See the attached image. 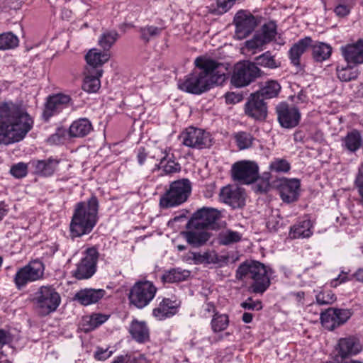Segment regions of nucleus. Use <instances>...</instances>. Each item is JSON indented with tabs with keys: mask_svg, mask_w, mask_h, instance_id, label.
<instances>
[{
	"mask_svg": "<svg viewBox=\"0 0 363 363\" xmlns=\"http://www.w3.org/2000/svg\"><path fill=\"white\" fill-rule=\"evenodd\" d=\"M99 252L95 247H91L86 250L85 257L77 264L74 272V276L77 279H89L96 272Z\"/></svg>",
	"mask_w": 363,
	"mask_h": 363,
	"instance_id": "nucleus-13",
	"label": "nucleus"
},
{
	"mask_svg": "<svg viewBox=\"0 0 363 363\" xmlns=\"http://www.w3.org/2000/svg\"><path fill=\"white\" fill-rule=\"evenodd\" d=\"M355 185L361 196V203L363 205V164L359 168V172L355 179Z\"/></svg>",
	"mask_w": 363,
	"mask_h": 363,
	"instance_id": "nucleus-54",
	"label": "nucleus"
},
{
	"mask_svg": "<svg viewBox=\"0 0 363 363\" xmlns=\"http://www.w3.org/2000/svg\"><path fill=\"white\" fill-rule=\"evenodd\" d=\"M59 161L55 159L49 158L45 160H38L32 164L35 167L36 174L48 177L52 175L55 171Z\"/></svg>",
	"mask_w": 363,
	"mask_h": 363,
	"instance_id": "nucleus-32",
	"label": "nucleus"
},
{
	"mask_svg": "<svg viewBox=\"0 0 363 363\" xmlns=\"http://www.w3.org/2000/svg\"><path fill=\"white\" fill-rule=\"evenodd\" d=\"M335 308H330L327 309L325 311L321 313L320 320L322 325L326 329L333 330L336 327H338L337 321L336 320L337 314L335 313Z\"/></svg>",
	"mask_w": 363,
	"mask_h": 363,
	"instance_id": "nucleus-39",
	"label": "nucleus"
},
{
	"mask_svg": "<svg viewBox=\"0 0 363 363\" xmlns=\"http://www.w3.org/2000/svg\"><path fill=\"white\" fill-rule=\"evenodd\" d=\"M230 172L234 181L250 184L257 180L259 167L255 162L241 160L232 165Z\"/></svg>",
	"mask_w": 363,
	"mask_h": 363,
	"instance_id": "nucleus-10",
	"label": "nucleus"
},
{
	"mask_svg": "<svg viewBox=\"0 0 363 363\" xmlns=\"http://www.w3.org/2000/svg\"><path fill=\"white\" fill-rule=\"evenodd\" d=\"M91 321L94 323L92 324L94 327H98L102 323H104L107 320V318L106 315H104L94 314L91 316Z\"/></svg>",
	"mask_w": 363,
	"mask_h": 363,
	"instance_id": "nucleus-60",
	"label": "nucleus"
},
{
	"mask_svg": "<svg viewBox=\"0 0 363 363\" xmlns=\"http://www.w3.org/2000/svg\"><path fill=\"white\" fill-rule=\"evenodd\" d=\"M33 301L43 314L56 311L61 302L58 292L51 286H42L34 293Z\"/></svg>",
	"mask_w": 363,
	"mask_h": 363,
	"instance_id": "nucleus-6",
	"label": "nucleus"
},
{
	"mask_svg": "<svg viewBox=\"0 0 363 363\" xmlns=\"http://www.w3.org/2000/svg\"><path fill=\"white\" fill-rule=\"evenodd\" d=\"M226 102L228 104H235L240 102L242 99V94H236L235 92H228L225 96Z\"/></svg>",
	"mask_w": 363,
	"mask_h": 363,
	"instance_id": "nucleus-58",
	"label": "nucleus"
},
{
	"mask_svg": "<svg viewBox=\"0 0 363 363\" xmlns=\"http://www.w3.org/2000/svg\"><path fill=\"white\" fill-rule=\"evenodd\" d=\"M18 38L11 32L0 34V50H9L17 47Z\"/></svg>",
	"mask_w": 363,
	"mask_h": 363,
	"instance_id": "nucleus-42",
	"label": "nucleus"
},
{
	"mask_svg": "<svg viewBox=\"0 0 363 363\" xmlns=\"http://www.w3.org/2000/svg\"><path fill=\"white\" fill-rule=\"evenodd\" d=\"M106 294L104 289H84L79 291L74 296V299L81 304L87 306L96 303Z\"/></svg>",
	"mask_w": 363,
	"mask_h": 363,
	"instance_id": "nucleus-25",
	"label": "nucleus"
},
{
	"mask_svg": "<svg viewBox=\"0 0 363 363\" xmlns=\"http://www.w3.org/2000/svg\"><path fill=\"white\" fill-rule=\"evenodd\" d=\"M101 77V75H99L94 72L91 73V72L86 71V75L82 84L83 90L89 93L96 92L101 86L99 79Z\"/></svg>",
	"mask_w": 363,
	"mask_h": 363,
	"instance_id": "nucleus-34",
	"label": "nucleus"
},
{
	"mask_svg": "<svg viewBox=\"0 0 363 363\" xmlns=\"http://www.w3.org/2000/svg\"><path fill=\"white\" fill-rule=\"evenodd\" d=\"M189 259L194 261L195 264H217L220 262L218 256L215 251H207L201 254L192 252L190 253Z\"/></svg>",
	"mask_w": 363,
	"mask_h": 363,
	"instance_id": "nucleus-33",
	"label": "nucleus"
},
{
	"mask_svg": "<svg viewBox=\"0 0 363 363\" xmlns=\"http://www.w3.org/2000/svg\"><path fill=\"white\" fill-rule=\"evenodd\" d=\"M236 0H217V7L220 13L227 12L235 4Z\"/></svg>",
	"mask_w": 363,
	"mask_h": 363,
	"instance_id": "nucleus-55",
	"label": "nucleus"
},
{
	"mask_svg": "<svg viewBox=\"0 0 363 363\" xmlns=\"http://www.w3.org/2000/svg\"><path fill=\"white\" fill-rule=\"evenodd\" d=\"M10 172L16 178H22L27 174V165L23 162L18 163L11 168Z\"/></svg>",
	"mask_w": 363,
	"mask_h": 363,
	"instance_id": "nucleus-50",
	"label": "nucleus"
},
{
	"mask_svg": "<svg viewBox=\"0 0 363 363\" xmlns=\"http://www.w3.org/2000/svg\"><path fill=\"white\" fill-rule=\"evenodd\" d=\"M130 359V354L120 355L117 357L112 363H128Z\"/></svg>",
	"mask_w": 363,
	"mask_h": 363,
	"instance_id": "nucleus-64",
	"label": "nucleus"
},
{
	"mask_svg": "<svg viewBox=\"0 0 363 363\" xmlns=\"http://www.w3.org/2000/svg\"><path fill=\"white\" fill-rule=\"evenodd\" d=\"M312 50V57L316 62H323L328 60L332 53V48L330 45L322 42H313L310 45Z\"/></svg>",
	"mask_w": 363,
	"mask_h": 363,
	"instance_id": "nucleus-31",
	"label": "nucleus"
},
{
	"mask_svg": "<svg viewBox=\"0 0 363 363\" xmlns=\"http://www.w3.org/2000/svg\"><path fill=\"white\" fill-rule=\"evenodd\" d=\"M91 123L86 118L72 122L69 128V135L72 138H83L92 130Z\"/></svg>",
	"mask_w": 363,
	"mask_h": 363,
	"instance_id": "nucleus-27",
	"label": "nucleus"
},
{
	"mask_svg": "<svg viewBox=\"0 0 363 363\" xmlns=\"http://www.w3.org/2000/svg\"><path fill=\"white\" fill-rule=\"evenodd\" d=\"M99 202L96 196L87 202H79L70 223V235L72 238L82 237L91 232L97 222Z\"/></svg>",
	"mask_w": 363,
	"mask_h": 363,
	"instance_id": "nucleus-3",
	"label": "nucleus"
},
{
	"mask_svg": "<svg viewBox=\"0 0 363 363\" xmlns=\"http://www.w3.org/2000/svg\"><path fill=\"white\" fill-rule=\"evenodd\" d=\"M184 236L190 245L199 247L204 245L210 238L211 234L206 230L192 229L184 233Z\"/></svg>",
	"mask_w": 363,
	"mask_h": 363,
	"instance_id": "nucleus-29",
	"label": "nucleus"
},
{
	"mask_svg": "<svg viewBox=\"0 0 363 363\" xmlns=\"http://www.w3.org/2000/svg\"><path fill=\"white\" fill-rule=\"evenodd\" d=\"M310 220H301L291 228L289 235L293 239L309 238L312 235Z\"/></svg>",
	"mask_w": 363,
	"mask_h": 363,
	"instance_id": "nucleus-30",
	"label": "nucleus"
},
{
	"mask_svg": "<svg viewBox=\"0 0 363 363\" xmlns=\"http://www.w3.org/2000/svg\"><path fill=\"white\" fill-rule=\"evenodd\" d=\"M229 325V318L226 314L215 313L211 320V328L214 333L223 331Z\"/></svg>",
	"mask_w": 363,
	"mask_h": 363,
	"instance_id": "nucleus-43",
	"label": "nucleus"
},
{
	"mask_svg": "<svg viewBox=\"0 0 363 363\" xmlns=\"http://www.w3.org/2000/svg\"><path fill=\"white\" fill-rule=\"evenodd\" d=\"M118 38L116 31H106L99 38V45L105 50H108L115 43Z\"/></svg>",
	"mask_w": 363,
	"mask_h": 363,
	"instance_id": "nucleus-44",
	"label": "nucleus"
},
{
	"mask_svg": "<svg viewBox=\"0 0 363 363\" xmlns=\"http://www.w3.org/2000/svg\"><path fill=\"white\" fill-rule=\"evenodd\" d=\"M241 306L247 310L259 311L262 308V302L254 301L252 298H248L245 302L242 303Z\"/></svg>",
	"mask_w": 363,
	"mask_h": 363,
	"instance_id": "nucleus-53",
	"label": "nucleus"
},
{
	"mask_svg": "<svg viewBox=\"0 0 363 363\" xmlns=\"http://www.w3.org/2000/svg\"><path fill=\"white\" fill-rule=\"evenodd\" d=\"M113 354L112 351H108V349L98 348L95 352L94 357L98 360H106L110 357Z\"/></svg>",
	"mask_w": 363,
	"mask_h": 363,
	"instance_id": "nucleus-57",
	"label": "nucleus"
},
{
	"mask_svg": "<svg viewBox=\"0 0 363 363\" xmlns=\"http://www.w3.org/2000/svg\"><path fill=\"white\" fill-rule=\"evenodd\" d=\"M235 35L238 39L248 36L257 26L256 18L248 11H239L234 17Z\"/></svg>",
	"mask_w": 363,
	"mask_h": 363,
	"instance_id": "nucleus-14",
	"label": "nucleus"
},
{
	"mask_svg": "<svg viewBox=\"0 0 363 363\" xmlns=\"http://www.w3.org/2000/svg\"><path fill=\"white\" fill-rule=\"evenodd\" d=\"M277 35V26L274 22L265 23L251 40L245 42L249 50L257 49L272 41Z\"/></svg>",
	"mask_w": 363,
	"mask_h": 363,
	"instance_id": "nucleus-16",
	"label": "nucleus"
},
{
	"mask_svg": "<svg viewBox=\"0 0 363 363\" xmlns=\"http://www.w3.org/2000/svg\"><path fill=\"white\" fill-rule=\"evenodd\" d=\"M336 72L338 79L342 82H346L356 79L359 74L357 69H354L350 65L341 68L337 67Z\"/></svg>",
	"mask_w": 363,
	"mask_h": 363,
	"instance_id": "nucleus-41",
	"label": "nucleus"
},
{
	"mask_svg": "<svg viewBox=\"0 0 363 363\" xmlns=\"http://www.w3.org/2000/svg\"><path fill=\"white\" fill-rule=\"evenodd\" d=\"M338 346L339 353L342 357L357 354L362 350L359 341L354 337L340 339Z\"/></svg>",
	"mask_w": 363,
	"mask_h": 363,
	"instance_id": "nucleus-26",
	"label": "nucleus"
},
{
	"mask_svg": "<svg viewBox=\"0 0 363 363\" xmlns=\"http://www.w3.org/2000/svg\"><path fill=\"white\" fill-rule=\"evenodd\" d=\"M313 40L311 37H305L294 43L289 51L291 62L296 67L300 65L301 55L312 45Z\"/></svg>",
	"mask_w": 363,
	"mask_h": 363,
	"instance_id": "nucleus-23",
	"label": "nucleus"
},
{
	"mask_svg": "<svg viewBox=\"0 0 363 363\" xmlns=\"http://www.w3.org/2000/svg\"><path fill=\"white\" fill-rule=\"evenodd\" d=\"M277 189L284 202L293 203L298 199L300 182L297 179H280Z\"/></svg>",
	"mask_w": 363,
	"mask_h": 363,
	"instance_id": "nucleus-19",
	"label": "nucleus"
},
{
	"mask_svg": "<svg viewBox=\"0 0 363 363\" xmlns=\"http://www.w3.org/2000/svg\"><path fill=\"white\" fill-rule=\"evenodd\" d=\"M335 300V294L330 291L320 292L316 295V301L319 305L330 304Z\"/></svg>",
	"mask_w": 363,
	"mask_h": 363,
	"instance_id": "nucleus-48",
	"label": "nucleus"
},
{
	"mask_svg": "<svg viewBox=\"0 0 363 363\" xmlns=\"http://www.w3.org/2000/svg\"><path fill=\"white\" fill-rule=\"evenodd\" d=\"M220 239L221 243L227 245L240 241L241 239V235L235 231L226 230L223 233Z\"/></svg>",
	"mask_w": 363,
	"mask_h": 363,
	"instance_id": "nucleus-47",
	"label": "nucleus"
},
{
	"mask_svg": "<svg viewBox=\"0 0 363 363\" xmlns=\"http://www.w3.org/2000/svg\"><path fill=\"white\" fill-rule=\"evenodd\" d=\"M256 64L268 68H275L277 67L274 57L269 52H266L262 55L257 57L255 65Z\"/></svg>",
	"mask_w": 363,
	"mask_h": 363,
	"instance_id": "nucleus-46",
	"label": "nucleus"
},
{
	"mask_svg": "<svg viewBox=\"0 0 363 363\" xmlns=\"http://www.w3.org/2000/svg\"><path fill=\"white\" fill-rule=\"evenodd\" d=\"M340 50L348 64L359 65L363 63V40L359 39L355 43L342 46Z\"/></svg>",
	"mask_w": 363,
	"mask_h": 363,
	"instance_id": "nucleus-22",
	"label": "nucleus"
},
{
	"mask_svg": "<svg viewBox=\"0 0 363 363\" xmlns=\"http://www.w3.org/2000/svg\"><path fill=\"white\" fill-rule=\"evenodd\" d=\"M236 278L253 280L250 289L256 294L264 293L270 285L266 267L257 261L245 262L241 264L236 271Z\"/></svg>",
	"mask_w": 363,
	"mask_h": 363,
	"instance_id": "nucleus-4",
	"label": "nucleus"
},
{
	"mask_svg": "<svg viewBox=\"0 0 363 363\" xmlns=\"http://www.w3.org/2000/svg\"><path fill=\"white\" fill-rule=\"evenodd\" d=\"M130 363H147V360L145 355L138 354L137 356H131L129 360Z\"/></svg>",
	"mask_w": 363,
	"mask_h": 363,
	"instance_id": "nucleus-63",
	"label": "nucleus"
},
{
	"mask_svg": "<svg viewBox=\"0 0 363 363\" xmlns=\"http://www.w3.org/2000/svg\"><path fill=\"white\" fill-rule=\"evenodd\" d=\"M33 126V118L21 106L0 102V145L7 146L23 140Z\"/></svg>",
	"mask_w": 363,
	"mask_h": 363,
	"instance_id": "nucleus-2",
	"label": "nucleus"
},
{
	"mask_svg": "<svg viewBox=\"0 0 363 363\" xmlns=\"http://www.w3.org/2000/svg\"><path fill=\"white\" fill-rule=\"evenodd\" d=\"M220 217V212L213 208L203 207L196 211L189 220V229L206 230L211 228Z\"/></svg>",
	"mask_w": 363,
	"mask_h": 363,
	"instance_id": "nucleus-11",
	"label": "nucleus"
},
{
	"mask_svg": "<svg viewBox=\"0 0 363 363\" xmlns=\"http://www.w3.org/2000/svg\"><path fill=\"white\" fill-rule=\"evenodd\" d=\"M245 113L256 120H264L267 115V108L264 99L259 94H251L245 106Z\"/></svg>",
	"mask_w": 363,
	"mask_h": 363,
	"instance_id": "nucleus-20",
	"label": "nucleus"
},
{
	"mask_svg": "<svg viewBox=\"0 0 363 363\" xmlns=\"http://www.w3.org/2000/svg\"><path fill=\"white\" fill-rule=\"evenodd\" d=\"M269 173H264L262 180L257 184V189L261 192H266L269 188Z\"/></svg>",
	"mask_w": 363,
	"mask_h": 363,
	"instance_id": "nucleus-56",
	"label": "nucleus"
},
{
	"mask_svg": "<svg viewBox=\"0 0 363 363\" xmlns=\"http://www.w3.org/2000/svg\"><path fill=\"white\" fill-rule=\"evenodd\" d=\"M129 332L133 338L138 342H145L149 340V329L144 321H132Z\"/></svg>",
	"mask_w": 363,
	"mask_h": 363,
	"instance_id": "nucleus-28",
	"label": "nucleus"
},
{
	"mask_svg": "<svg viewBox=\"0 0 363 363\" xmlns=\"http://www.w3.org/2000/svg\"><path fill=\"white\" fill-rule=\"evenodd\" d=\"M196 69L178 82V88L192 94H201L211 87L222 85L227 79L228 65L216 60L199 57L195 60Z\"/></svg>",
	"mask_w": 363,
	"mask_h": 363,
	"instance_id": "nucleus-1",
	"label": "nucleus"
},
{
	"mask_svg": "<svg viewBox=\"0 0 363 363\" xmlns=\"http://www.w3.org/2000/svg\"><path fill=\"white\" fill-rule=\"evenodd\" d=\"M335 311L336 312L335 313L337 314V317L335 318L337 321V325H339V326L347 322V320L352 315L350 310L348 309L335 308Z\"/></svg>",
	"mask_w": 363,
	"mask_h": 363,
	"instance_id": "nucleus-51",
	"label": "nucleus"
},
{
	"mask_svg": "<svg viewBox=\"0 0 363 363\" xmlns=\"http://www.w3.org/2000/svg\"><path fill=\"white\" fill-rule=\"evenodd\" d=\"M278 121L281 127L293 128L296 127L301 119V113L298 109L294 106H290L286 103H281L276 107Z\"/></svg>",
	"mask_w": 363,
	"mask_h": 363,
	"instance_id": "nucleus-17",
	"label": "nucleus"
},
{
	"mask_svg": "<svg viewBox=\"0 0 363 363\" xmlns=\"http://www.w3.org/2000/svg\"><path fill=\"white\" fill-rule=\"evenodd\" d=\"M162 30V28L152 25H147L140 28V37L143 41L148 43L151 40L160 36Z\"/></svg>",
	"mask_w": 363,
	"mask_h": 363,
	"instance_id": "nucleus-38",
	"label": "nucleus"
},
{
	"mask_svg": "<svg viewBox=\"0 0 363 363\" xmlns=\"http://www.w3.org/2000/svg\"><path fill=\"white\" fill-rule=\"evenodd\" d=\"M162 168L166 174L179 172L181 169L180 164L171 160H168L165 164L162 165Z\"/></svg>",
	"mask_w": 363,
	"mask_h": 363,
	"instance_id": "nucleus-52",
	"label": "nucleus"
},
{
	"mask_svg": "<svg viewBox=\"0 0 363 363\" xmlns=\"http://www.w3.org/2000/svg\"><path fill=\"white\" fill-rule=\"evenodd\" d=\"M281 86L275 80H269L264 83L263 86L257 92L259 95L264 99H272L276 97L280 91Z\"/></svg>",
	"mask_w": 363,
	"mask_h": 363,
	"instance_id": "nucleus-35",
	"label": "nucleus"
},
{
	"mask_svg": "<svg viewBox=\"0 0 363 363\" xmlns=\"http://www.w3.org/2000/svg\"><path fill=\"white\" fill-rule=\"evenodd\" d=\"M147 152H145V147H140L138 150L137 159L138 162L140 165H143L145 162V160L147 157Z\"/></svg>",
	"mask_w": 363,
	"mask_h": 363,
	"instance_id": "nucleus-62",
	"label": "nucleus"
},
{
	"mask_svg": "<svg viewBox=\"0 0 363 363\" xmlns=\"http://www.w3.org/2000/svg\"><path fill=\"white\" fill-rule=\"evenodd\" d=\"M110 58V54L107 52H101L97 49H91L86 55L85 59L87 62L86 72L102 75L103 70L101 67Z\"/></svg>",
	"mask_w": 363,
	"mask_h": 363,
	"instance_id": "nucleus-21",
	"label": "nucleus"
},
{
	"mask_svg": "<svg viewBox=\"0 0 363 363\" xmlns=\"http://www.w3.org/2000/svg\"><path fill=\"white\" fill-rule=\"evenodd\" d=\"M260 69L255 63L243 61L236 63L230 77L231 84L235 87H243L259 77Z\"/></svg>",
	"mask_w": 363,
	"mask_h": 363,
	"instance_id": "nucleus-7",
	"label": "nucleus"
},
{
	"mask_svg": "<svg viewBox=\"0 0 363 363\" xmlns=\"http://www.w3.org/2000/svg\"><path fill=\"white\" fill-rule=\"evenodd\" d=\"M362 140L357 130H352L347 134L343 140L346 149L350 152H355L362 146Z\"/></svg>",
	"mask_w": 363,
	"mask_h": 363,
	"instance_id": "nucleus-37",
	"label": "nucleus"
},
{
	"mask_svg": "<svg viewBox=\"0 0 363 363\" xmlns=\"http://www.w3.org/2000/svg\"><path fill=\"white\" fill-rule=\"evenodd\" d=\"M290 164L282 158H275L269 164V169L275 172H287L290 169Z\"/></svg>",
	"mask_w": 363,
	"mask_h": 363,
	"instance_id": "nucleus-45",
	"label": "nucleus"
},
{
	"mask_svg": "<svg viewBox=\"0 0 363 363\" xmlns=\"http://www.w3.org/2000/svg\"><path fill=\"white\" fill-rule=\"evenodd\" d=\"M220 200L233 208H242L245 206L246 193L244 189L235 185H227L220 189Z\"/></svg>",
	"mask_w": 363,
	"mask_h": 363,
	"instance_id": "nucleus-15",
	"label": "nucleus"
},
{
	"mask_svg": "<svg viewBox=\"0 0 363 363\" xmlns=\"http://www.w3.org/2000/svg\"><path fill=\"white\" fill-rule=\"evenodd\" d=\"M190 276V272L181 269H172L164 273L162 277L163 282L174 283L184 281Z\"/></svg>",
	"mask_w": 363,
	"mask_h": 363,
	"instance_id": "nucleus-36",
	"label": "nucleus"
},
{
	"mask_svg": "<svg viewBox=\"0 0 363 363\" xmlns=\"http://www.w3.org/2000/svg\"><path fill=\"white\" fill-rule=\"evenodd\" d=\"M70 102L71 98L69 95L57 94L49 96L43 111V117L48 120L52 116L67 108Z\"/></svg>",
	"mask_w": 363,
	"mask_h": 363,
	"instance_id": "nucleus-18",
	"label": "nucleus"
},
{
	"mask_svg": "<svg viewBox=\"0 0 363 363\" xmlns=\"http://www.w3.org/2000/svg\"><path fill=\"white\" fill-rule=\"evenodd\" d=\"M91 320V316L84 318L81 325V330L88 333L96 328L97 327H94L92 325L94 323Z\"/></svg>",
	"mask_w": 363,
	"mask_h": 363,
	"instance_id": "nucleus-59",
	"label": "nucleus"
},
{
	"mask_svg": "<svg viewBox=\"0 0 363 363\" xmlns=\"http://www.w3.org/2000/svg\"><path fill=\"white\" fill-rule=\"evenodd\" d=\"M44 270L43 263L38 259L31 261L25 267L19 269L14 277V283L17 289H21L28 283L42 279Z\"/></svg>",
	"mask_w": 363,
	"mask_h": 363,
	"instance_id": "nucleus-9",
	"label": "nucleus"
},
{
	"mask_svg": "<svg viewBox=\"0 0 363 363\" xmlns=\"http://www.w3.org/2000/svg\"><path fill=\"white\" fill-rule=\"evenodd\" d=\"M182 143L187 147L203 149L211 145V136L209 133L194 127H189L181 135Z\"/></svg>",
	"mask_w": 363,
	"mask_h": 363,
	"instance_id": "nucleus-12",
	"label": "nucleus"
},
{
	"mask_svg": "<svg viewBox=\"0 0 363 363\" xmlns=\"http://www.w3.org/2000/svg\"><path fill=\"white\" fill-rule=\"evenodd\" d=\"M344 4H340L335 9V13L339 16H347L353 4V0H341Z\"/></svg>",
	"mask_w": 363,
	"mask_h": 363,
	"instance_id": "nucleus-49",
	"label": "nucleus"
},
{
	"mask_svg": "<svg viewBox=\"0 0 363 363\" xmlns=\"http://www.w3.org/2000/svg\"><path fill=\"white\" fill-rule=\"evenodd\" d=\"M233 138L239 150H245L250 148L255 140L254 137L247 132L240 131L235 133Z\"/></svg>",
	"mask_w": 363,
	"mask_h": 363,
	"instance_id": "nucleus-40",
	"label": "nucleus"
},
{
	"mask_svg": "<svg viewBox=\"0 0 363 363\" xmlns=\"http://www.w3.org/2000/svg\"><path fill=\"white\" fill-rule=\"evenodd\" d=\"M191 189V182L187 179L173 182L160 197V208H169L182 204L186 201Z\"/></svg>",
	"mask_w": 363,
	"mask_h": 363,
	"instance_id": "nucleus-5",
	"label": "nucleus"
},
{
	"mask_svg": "<svg viewBox=\"0 0 363 363\" xmlns=\"http://www.w3.org/2000/svg\"><path fill=\"white\" fill-rule=\"evenodd\" d=\"M157 290V288L151 281H138L130 289V301L138 308H143L153 299Z\"/></svg>",
	"mask_w": 363,
	"mask_h": 363,
	"instance_id": "nucleus-8",
	"label": "nucleus"
},
{
	"mask_svg": "<svg viewBox=\"0 0 363 363\" xmlns=\"http://www.w3.org/2000/svg\"><path fill=\"white\" fill-rule=\"evenodd\" d=\"M11 338L10 334L4 330H0V350L3 345L8 344Z\"/></svg>",
	"mask_w": 363,
	"mask_h": 363,
	"instance_id": "nucleus-61",
	"label": "nucleus"
},
{
	"mask_svg": "<svg viewBox=\"0 0 363 363\" xmlns=\"http://www.w3.org/2000/svg\"><path fill=\"white\" fill-rule=\"evenodd\" d=\"M178 305L174 301L169 298H163L158 306L153 309V315L160 320L170 318L175 315Z\"/></svg>",
	"mask_w": 363,
	"mask_h": 363,
	"instance_id": "nucleus-24",
	"label": "nucleus"
}]
</instances>
